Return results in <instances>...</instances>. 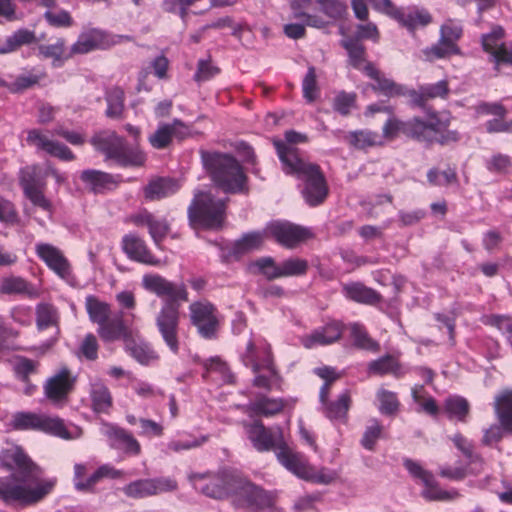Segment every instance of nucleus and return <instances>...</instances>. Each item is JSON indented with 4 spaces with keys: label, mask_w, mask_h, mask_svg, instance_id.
Wrapping results in <instances>:
<instances>
[{
    "label": "nucleus",
    "mask_w": 512,
    "mask_h": 512,
    "mask_svg": "<svg viewBox=\"0 0 512 512\" xmlns=\"http://www.w3.org/2000/svg\"><path fill=\"white\" fill-rule=\"evenodd\" d=\"M494 407L501 426L512 431V390H505L496 396Z\"/></svg>",
    "instance_id": "nucleus-33"
},
{
    "label": "nucleus",
    "mask_w": 512,
    "mask_h": 512,
    "mask_svg": "<svg viewBox=\"0 0 512 512\" xmlns=\"http://www.w3.org/2000/svg\"><path fill=\"white\" fill-rule=\"evenodd\" d=\"M177 487L175 479L171 477H158L132 481L125 485L122 491L128 498L143 499L175 491Z\"/></svg>",
    "instance_id": "nucleus-10"
},
{
    "label": "nucleus",
    "mask_w": 512,
    "mask_h": 512,
    "mask_svg": "<svg viewBox=\"0 0 512 512\" xmlns=\"http://www.w3.org/2000/svg\"><path fill=\"white\" fill-rule=\"evenodd\" d=\"M463 34L461 23L454 19H447L440 27V38L451 45H457Z\"/></svg>",
    "instance_id": "nucleus-48"
},
{
    "label": "nucleus",
    "mask_w": 512,
    "mask_h": 512,
    "mask_svg": "<svg viewBox=\"0 0 512 512\" xmlns=\"http://www.w3.org/2000/svg\"><path fill=\"white\" fill-rule=\"evenodd\" d=\"M449 126L448 119L432 117L429 122H423L418 118L407 122L404 126V133L418 141L433 142L438 135Z\"/></svg>",
    "instance_id": "nucleus-16"
},
{
    "label": "nucleus",
    "mask_w": 512,
    "mask_h": 512,
    "mask_svg": "<svg viewBox=\"0 0 512 512\" xmlns=\"http://www.w3.org/2000/svg\"><path fill=\"white\" fill-rule=\"evenodd\" d=\"M191 323L197 328L199 335L205 339L216 336L219 328L217 309L207 301L194 302L189 306Z\"/></svg>",
    "instance_id": "nucleus-12"
},
{
    "label": "nucleus",
    "mask_w": 512,
    "mask_h": 512,
    "mask_svg": "<svg viewBox=\"0 0 512 512\" xmlns=\"http://www.w3.org/2000/svg\"><path fill=\"white\" fill-rule=\"evenodd\" d=\"M85 306L90 320L97 323L98 326L105 322V320L110 316L109 305L105 302L99 301L94 296L86 297Z\"/></svg>",
    "instance_id": "nucleus-45"
},
{
    "label": "nucleus",
    "mask_w": 512,
    "mask_h": 512,
    "mask_svg": "<svg viewBox=\"0 0 512 512\" xmlns=\"http://www.w3.org/2000/svg\"><path fill=\"white\" fill-rule=\"evenodd\" d=\"M102 432L108 438L112 448L121 449L125 453L133 455L140 453L139 442L126 430L111 424H104Z\"/></svg>",
    "instance_id": "nucleus-23"
},
{
    "label": "nucleus",
    "mask_w": 512,
    "mask_h": 512,
    "mask_svg": "<svg viewBox=\"0 0 512 512\" xmlns=\"http://www.w3.org/2000/svg\"><path fill=\"white\" fill-rule=\"evenodd\" d=\"M36 41V35L28 29H19L8 36L3 44H0V54L13 52L23 45H28Z\"/></svg>",
    "instance_id": "nucleus-37"
},
{
    "label": "nucleus",
    "mask_w": 512,
    "mask_h": 512,
    "mask_svg": "<svg viewBox=\"0 0 512 512\" xmlns=\"http://www.w3.org/2000/svg\"><path fill=\"white\" fill-rule=\"evenodd\" d=\"M448 91L447 82L445 80H441L434 84L422 86L419 93L413 94V101L417 105H423L426 100L446 96Z\"/></svg>",
    "instance_id": "nucleus-43"
},
{
    "label": "nucleus",
    "mask_w": 512,
    "mask_h": 512,
    "mask_svg": "<svg viewBox=\"0 0 512 512\" xmlns=\"http://www.w3.org/2000/svg\"><path fill=\"white\" fill-rule=\"evenodd\" d=\"M284 407L281 399L259 397L254 402L247 405V411L255 415L272 416L279 413Z\"/></svg>",
    "instance_id": "nucleus-38"
},
{
    "label": "nucleus",
    "mask_w": 512,
    "mask_h": 512,
    "mask_svg": "<svg viewBox=\"0 0 512 512\" xmlns=\"http://www.w3.org/2000/svg\"><path fill=\"white\" fill-rule=\"evenodd\" d=\"M203 166L214 184L225 193H239L245 189L246 176L238 161L228 154L201 151Z\"/></svg>",
    "instance_id": "nucleus-6"
},
{
    "label": "nucleus",
    "mask_w": 512,
    "mask_h": 512,
    "mask_svg": "<svg viewBox=\"0 0 512 512\" xmlns=\"http://www.w3.org/2000/svg\"><path fill=\"white\" fill-rule=\"evenodd\" d=\"M315 373L322 379L325 380L324 385L320 390V401L323 404H326L327 397L329 393V387L333 381L339 378V375L333 368L330 367H322L315 369Z\"/></svg>",
    "instance_id": "nucleus-60"
},
{
    "label": "nucleus",
    "mask_w": 512,
    "mask_h": 512,
    "mask_svg": "<svg viewBox=\"0 0 512 512\" xmlns=\"http://www.w3.org/2000/svg\"><path fill=\"white\" fill-rule=\"evenodd\" d=\"M12 426L17 430H39L65 440L80 437L81 431L72 434L58 417H49L32 412H18L13 415Z\"/></svg>",
    "instance_id": "nucleus-9"
},
{
    "label": "nucleus",
    "mask_w": 512,
    "mask_h": 512,
    "mask_svg": "<svg viewBox=\"0 0 512 512\" xmlns=\"http://www.w3.org/2000/svg\"><path fill=\"white\" fill-rule=\"evenodd\" d=\"M504 30L500 26H494L491 32L482 36L483 49L492 57L496 67L500 64L512 65V49L503 43Z\"/></svg>",
    "instance_id": "nucleus-19"
},
{
    "label": "nucleus",
    "mask_w": 512,
    "mask_h": 512,
    "mask_svg": "<svg viewBox=\"0 0 512 512\" xmlns=\"http://www.w3.org/2000/svg\"><path fill=\"white\" fill-rule=\"evenodd\" d=\"M405 468L409 473L424 485L423 496L426 499L434 501H451L459 497L457 490H443L441 489L434 475L425 470L419 463L407 459L404 461Z\"/></svg>",
    "instance_id": "nucleus-11"
},
{
    "label": "nucleus",
    "mask_w": 512,
    "mask_h": 512,
    "mask_svg": "<svg viewBox=\"0 0 512 512\" xmlns=\"http://www.w3.org/2000/svg\"><path fill=\"white\" fill-rule=\"evenodd\" d=\"M394 18L409 31H414L418 27L427 26L432 21L430 13L425 9H399L395 11Z\"/></svg>",
    "instance_id": "nucleus-26"
},
{
    "label": "nucleus",
    "mask_w": 512,
    "mask_h": 512,
    "mask_svg": "<svg viewBox=\"0 0 512 512\" xmlns=\"http://www.w3.org/2000/svg\"><path fill=\"white\" fill-rule=\"evenodd\" d=\"M123 472L121 470H117L110 465H103L99 467L91 476L86 479V482H76V489L78 491H89L91 490L96 483H98L102 478H120L122 477Z\"/></svg>",
    "instance_id": "nucleus-42"
},
{
    "label": "nucleus",
    "mask_w": 512,
    "mask_h": 512,
    "mask_svg": "<svg viewBox=\"0 0 512 512\" xmlns=\"http://www.w3.org/2000/svg\"><path fill=\"white\" fill-rule=\"evenodd\" d=\"M308 263L304 259L290 258L281 263V277L300 276L307 272Z\"/></svg>",
    "instance_id": "nucleus-52"
},
{
    "label": "nucleus",
    "mask_w": 512,
    "mask_h": 512,
    "mask_svg": "<svg viewBox=\"0 0 512 512\" xmlns=\"http://www.w3.org/2000/svg\"><path fill=\"white\" fill-rule=\"evenodd\" d=\"M377 399L380 403L379 410L382 414L391 415L398 410L399 402L394 392L380 389L377 392Z\"/></svg>",
    "instance_id": "nucleus-53"
},
{
    "label": "nucleus",
    "mask_w": 512,
    "mask_h": 512,
    "mask_svg": "<svg viewBox=\"0 0 512 512\" xmlns=\"http://www.w3.org/2000/svg\"><path fill=\"white\" fill-rule=\"evenodd\" d=\"M342 46L347 50L350 63L356 69L364 71L365 64H371L366 61L364 46L357 39H345L342 41Z\"/></svg>",
    "instance_id": "nucleus-44"
},
{
    "label": "nucleus",
    "mask_w": 512,
    "mask_h": 512,
    "mask_svg": "<svg viewBox=\"0 0 512 512\" xmlns=\"http://www.w3.org/2000/svg\"><path fill=\"white\" fill-rule=\"evenodd\" d=\"M179 189L177 181L169 178H158L151 181L144 189L145 197L154 201L174 194Z\"/></svg>",
    "instance_id": "nucleus-32"
},
{
    "label": "nucleus",
    "mask_w": 512,
    "mask_h": 512,
    "mask_svg": "<svg viewBox=\"0 0 512 512\" xmlns=\"http://www.w3.org/2000/svg\"><path fill=\"white\" fill-rule=\"evenodd\" d=\"M382 427L378 421L373 420L372 424L368 426L363 434L361 444L368 450H373L377 439L380 437Z\"/></svg>",
    "instance_id": "nucleus-64"
},
{
    "label": "nucleus",
    "mask_w": 512,
    "mask_h": 512,
    "mask_svg": "<svg viewBox=\"0 0 512 512\" xmlns=\"http://www.w3.org/2000/svg\"><path fill=\"white\" fill-rule=\"evenodd\" d=\"M264 241V233L252 232L245 234L241 239L235 241L231 248V255L239 257L245 253L258 249Z\"/></svg>",
    "instance_id": "nucleus-41"
},
{
    "label": "nucleus",
    "mask_w": 512,
    "mask_h": 512,
    "mask_svg": "<svg viewBox=\"0 0 512 512\" xmlns=\"http://www.w3.org/2000/svg\"><path fill=\"white\" fill-rule=\"evenodd\" d=\"M364 72L368 77L375 80L373 89L381 92L385 96L392 97L403 95L405 93V88L403 86L398 85L391 79L384 77L373 64H365Z\"/></svg>",
    "instance_id": "nucleus-27"
},
{
    "label": "nucleus",
    "mask_w": 512,
    "mask_h": 512,
    "mask_svg": "<svg viewBox=\"0 0 512 512\" xmlns=\"http://www.w3.org/2000/svg\"><path fill=\"white\" fill-rule=\"evenodd\" d=\"M321 11L332 19L340 18L346 11L347 6L340 0H316Z\"/></svg>",
    "instance_id": "nucleus-59"
},
{
    "label": "nucleus",
    "mask_w": 512,
    "mask_h": 512,
    "mask_svg": "<svg viewBox=\"0 0 512 512\" xmlns=\"http://www.w3.org/2000/svg\"><path fill=\"white\" fill-rule=\"evenodd\" d=\"M254 265L269 280L281 278V264H276L271 257L261 258Z\"/></svg>",
    "instance_id": "nucleus-61"
},
{
    "label": "nucleus",
    "mask_w": 512,
    "mask_h": 512,
    "mask_svg": "<svg viewBox=\"0 0 512 512\" xmlns=\"http://www.w3.org/2000/svg\"><path fill=\"white\" fill-rule=\"evenodd\" d=\"M343 289L349 299L359 303L375 304L380 300V295L376 291L361 283L348 284Z\"/></svg>",
    "instance_id": "nucleus-35"
},
{
    "label": "nucleus",
    "mask_w": 512,
    "mask_h": 512,
    "mask_svg": "<svg viewBox=\"0 0 512 512\" xmlns=\"http://www.w3.org/2000/svg\"><path fill=\"white\" fill-rule=\"evenodd\" d=\"M350 403L351 398L349 393L346 391L342 393L336 401H327L326 404H323L324 414L330 420L344 421L346 419Z\"/></svg>",
    "instance_id": "nucleus-39"
},
{
    "label": "nucleus",
    "mask_w": 512,
    "mask_h": 512,
    "mask_svg": "<svg viewBox=\"0 0 512 512\" xmlns=\"http://www.w3.org/2000/svg\"><path fill=\"white\" fill-rule=\"evenodd\" d=\"M106 115L110 118H119L124 108V93L120 89L111 90L106 97Z\"/></svg>",
    "instance_id": "nucleus-49"
},
{
    "label": "nucleus",
    "mask_w": 512,
    "mask_h": 512,
    "mask_svg": "<svg viewBox=\"0 0 512 512\" xmlns=\"http://www.w3.org/2000/svg\"><path fill=\"white\" fill-rule=\"evenodd\" d=\"M427 178L429 183L435 186H447L457 181L456 172L450 168L442 172L437 169H431L427 173Z\"/></svg>",
    "instance_id": "nucleus-55"
},
{
    "label": "nucleus",
    "mask_w": 512,
    "mask_h": 512,
    "mask_svg": "<svg viewBox=\"0 0 512 512\" xmlns=\"http://www.w3.org/2000/svg\"><path fill=\"white\" fill-rule=\"evenodd\" d=\"M191 134L190 127L179 119H174L172 123H160L148 140L155 149L167 148L173 138L179 140L185 139Z\"/></svg>",
    "instance_id": "nucleus-17"
},
{
    "label": "nucleus",
    "mask_w": 512,
    "mask_h": 512,
    "mask_svg": "<svg viewBox=\"0 0 512 512\" xmlns=\"http://www.w3.org/2000/svg\"><path fill=\"white\" fill-rule=\"evenodd\" d=\"M345 140L356 149H366L383 144L382 136L370 130H356L346 134Z\"/></svg>",
    "instance_id": "nucleus-34"
},
{
    "label": "nucleus",
    "mask_w": 512,
    "mask_h": 512,
    "mask_svg": "<svg viewBox=\"0 0 512 512\" xmlns=\"http://www.w3.org/2000/svg\"><path fill=\"white\" fill-rule=\"evenodd\" d=\"M278 156L287 174L305 182L302 190L305 201L310 206L321 204L328 195V187L318 165L307 162L292 148L278 144Z\"/></svg>",
    "instance_id": "nucleus-5"
},
{
    "label": "nucleus",
    "mask_w": 512,
    "mask_h": 512,
    "mask_svg": "<svg viewBox=\"0 0 512 512\" xmlns=\"http://www.w3.org/2000/svg\"><path fill=\"white\" fill-rule=\"evenodd\" d=\"M264 234L270 235L280 244L289 248L294 247L299 242L304 241L310 235L307 229L289 222L270 223L266 227Z\"/></svg>",
    "instance_id": "nucleus-18"
},
{
    "label": "nucleus",
    "mask_w": 512,
    "mask_h": 512,
    "mask_svg": "<svg viewBox=\"0 0 512 512\" xmlns=\"http://www.w3.org/2000/svg\"><path fill=\"white\" fill-rule=\"evenodd\" d=\"M26 141L29 145L36 147L38 150L45 151L49 155L63 161H72L75 159V155L66 145L49 139L38 129L28 131Z\"/></svg>",
    "instance_id": "nucleus-20"
},
{
    "label": "nucleus",
    "mask_w": 512,
    "mask_h": 512,
    "mask_svg": "<svg viewBox=\"0 0 512 512\" xmlns=\"http://www.w3.org/2000/svg\"><path fill=\"white\" fill-rule=\"evenodd\" d=\"M126 38L125 36L113 37L96 28L88 29L81 32L77 41L71 46L70 56L107 49Z\"/></svg>",
    "instance_id": "nucleus-13"
},
{
    "label": "nucleus",
    "mask_w": 512,
    "mask_h": 512,
    "mask_svg": "<svg viewBox=\"0 0 512 512\" xmlns=\"http://www.w3.org/2000/svg\"><path fill=\"white\" fill-rule=\"evenodd\" d=\"M342 334V325L338 322H332L322 328L314 330L312 333L301 337L302 345L307 349L317 346L330 345L338 341Z\"/></svg>",
    "instance_id": "nucleus-24"
},
{
    "label": "nucleus",
    "mask_w": 512,
    "mask_h": 512,
    "mask_svg": "<svg viewBox=\"0 0 512 512\" xmlns=\"http://www.w3.org/2000/svg\"><path fill=\"white\" fill-rule=\"evenodd\" d=\"M445 410L450 417H456L459 420H464L469 411V404L466 399L454 396L446 400Z\"/></svg>",
    "instance_id": "nucleus-51"
},
{
    "label": "nucleus",
    "mask_w": 512,
    "mask_h": 512,
    "mask_svg": "<svg viewBox=\"0 0 512 512\" xmlns=\"http://www.w3.org/2000/svg\"><path fill=\"white\" fill-rule=\"evenodd\" d=\"M102 340L111 342L118 340L122 337H127L129 334L128 327L124 324L123 313L119 312L114 317L110 316L99 325L97 330Z\"/></svg>",
    "instance_id": "nucleus-28"
},
{
    "label": "nucleus",
    "mask_w": 512,
    "mask_h": 512,
    "mask_svg": "<svg viewBox=\"0 0 512 512\" xmlns=\"http://www.w3.org/2000/svg\"><path fill=\"white\" fill-rule=\"evenodd\" d=\"M243 362L247 367H251L254 372L260 369H267L272 375L275 374L272 365V355L270 346L262 343L256 345L254 342L249 341L246 351L243 354Z\"/></svg>",
    "instance_id": "nucleus-22"
},
{
    "label": "nucleus",
    "mask_w": 512,
    "mask_h": 512,
    "mask_svg": "<svg viewBox=\"0 0 512 512\" xmlns=\"http://www.w3.org/2000/svg\"><path fill=\"white\" fill-rule=\"evenodd\" d=\"M91 143L108 159L123 166H140L145 161V155L138 149H128L124 141L113 131H103L96 134Z\"/></svg>",
    "instance_id": "nucleus-8"
},
{
    "label": "nucleus",
    "mask_w": 512,
    "mask_h": 512,
    "mask_svg": "<svg viewBox=\"0 0 512 512\" xmlns=\"http://www.w3.org/2000/svg\"><path fill=\"white\" fill-rule=\"evenodd\" d=\"M207 374H218L224 382L232 383L233 375L230 373L226 363L220 358H211L204 364Z\"/></svg>",
    "instance_id": "nucleus-56"
},
{
    "label": "nucleus",
    "mask_w": 512,
    "mask_h": 512,
    "mask_svg": "<svg viewBox=\"0 0 512 512\" xmlns=\"http://www.w3.org/2000/svg\"><path fill=\"white\" fill-rule=\"evenodd\" d=\"M122 248L132 260L153 266L160 264V261L149 251L144 240L134 234L124 236Z\"/></svg>",
    "instance_id": "nucleus-25"
},
{
    "label": "nucleus",
    "mask_w": 512,
    "mask_h": 512,
    "mask_svg": "<svg viewBox=\"0 0 512 512\" xmlns=\"http://www.w3.org/2000/svg\"><path fill=\"white\" fill-rule=\"evenodd\" d=\"M129 350L132 357L141 364H149L158 359V355L144 343H135Z\"/></svg>",
    "instance_id": "nucleus-58"
},
{
    "label": "nucleus",
    "mask_w": 512,
    "mask_h": 512,
    "mask_svg": "<svg viewBox=\"0 0 512 512\" xmlns=\"http://www.w3.org/2000/svg\"><path fill=\"white\" fill-rule=\"evenodd\" d=\"M369 371L373 374L384 375L393 374L400 376V365L392 356H385L369 364Z\"/></svg>",
    "instance_id": "nucleus-46"
},
{
    "label": "nucleus",
    "mask_w": 512,
    "mask_h": 512,
    "mask_svg": "<svg viewBox=\"0 0 512 512\" xmlns=\"http://www.w3.org/2000/svg\"><path fill=\"white\" fill-rule=\"evenodd\" d=\"M49 169V162H46L44 165H32L24 168L21 172L20 180L23 191H26L28 186L34 189H44Z\"/></svg>",
    "instance_id": "nucleus-31"
},
{
    "label": "nucleus",
    "mask_w": 512,
    "mask_h": 512,
    "mask_svg": "<svg viewBox=\"0 0 512 512\" xmlns=\"http://www.w3.org/2000/svg\"><path fill=\"white\" fill-rule=\"evenodd\" d=\"M423 57L426 61L433 62L436 59L448 58L451 55H460L461 50L458 45H451L439 38V41L422 50Z\"/></svg>",
    "instance_id": "nucleus-40"
},
{
    "label": "nucleus",
    "mask_w": 512,
    "mask_h": 512,
    "mask_svg": "<svg viewBox=\"0 0 512 512\" xmlns=\"http://www.w3.org/2000/svg\"><path fill=\"white\" fill-rule=\"evenodd\" d=\"M38 363L25 357H21L15 364V373L23 382H27L29 376L37 372Z\"/></svg>",
    "instance_id": "nucleus-62"
},
{
    "label": "nucleus",
    "mask_w": 512,
    "mask_h": 512,
    "mask_svg": "<svg viewBox=\"0 0 512 512\" xmlns=\"http://www.w3.org/2000/svg\"><path fill=\"white\" fill-rule=\"evenodd\" d=\"M188 479L197 491L210 498L224 499L235 495L258 507H270L275 501L274 493L254 485L237 471L190 473Z\"/></svg>",
    "instance_id": "nucleus-3"
},
{
    "label": "nucleus",
    "mask_w": 512,
    "mask_h": 512,
    "mask_svg": "<svg viewBox=\"0 0 512 512\" xmlns=\"http://www.w3.org/2000/svg\"><path fill=\"white\" fill-rule=\"evenodd\" d=\"M92 408L97 413H105L112 406V396L108 387L98 378L90 379Z\"/></svg>",
    "instance_id": "nucleus-30"
},
{
    "label": "nucleus",
    "mask_w": 512,
    "mask_h": 512,
    "mask_svg": "<svg viewBox=\"0 0 512 512\" xmlns=\"http://www.w3.org/2000/svg\"><path fill=\"white\" fill-rule=\"evenodd\" d=\"M128 220L136 226H147L154 244L159 248L170 230L165 219L156 218L147 210L129 216Z\"/></svg>",
    "instance_id": "nucleus-21"
},
{
    "label": "nucleus",
    "mask_w": 512,
    "mask_h": 512,
    "mask_svg": "<svg viewBox=\"0 0 512 512\" xmlns=\"http://www.w3.org/2000/svg\"><path fill=\"white\" fill-rule=\"evenodd\" d=\"M245 433L253 447L260 452L277 448L279 462L298 478L315 484L329 485L336 481L338 472L327 467L317 468L299 452L289 448L283 440L280 427L266 428L260 421L243 423Z\"/></svg>",
    "instance_id": "nucleus-2"
},
{
    "label": "nucleus",
    "mask_w": 512,
    "mask_h": 512,
    "mask_svg": "<svg viewBox=\"0 0 512 512\" xmlns=\"http://www.w3.org/2000/svg\"><path fill=\"white\" fill-rule=\"evenodd\" d=\"M143 287L159 297H167L166 302L156 317V326L163 341L173 354L180 348L179 330V304L178 301H187L188 294L183 284L177 285L158 274H146L142 279Z\"/></svg>",
    "instance_id": "nucleus-4"
},
{
    "label": "nucleus",
    "mask_w": 512,
    "mask_h": 512,
    "mask_svg": "<svg viewBox=\"0 0 512 512\" xmlns=\"http://www.w3.org/2000/svg\"><path fill=\"white\" fill-rule=\"evenodd\" d=\"M0 462L11 477L0 478V498L6 503L32 504L49 494L56 480H41V469L28 457L24 450L9 444L0 452Z\"/></svg>",
    "instance_id": "nucleus-1"
},
{
    "label": "nucleus",
    "mask_w": 512,
    "mask_h": 512,
    "mask_svg": "<svg viewBox=\"0 0 512 512\" xmlns=\"http://www.w3.org/2000/svg\"><path fill=\"white\" fill-rule=\"evenodd\" d=\"M0 293L7 295H26L29 297L36 295V291L33 286L25 279L17 276L4 278L0 286Z\"/></svg>",
    "instance_id": "nucleus-36"
},
{
    "label": "nucleus",
    "mask_w": 512,
    "mask_h": 512,
    "mask_svg": "<svg viewBox=\"0 0 512 512\" xmlns=\"http://www.w3.org/2000/svg\"><path fill=\"white\" fill-rule=\"evenodd\" d=\"M24 194L35 207H38L41 210L47 212L49 216L52 215L53 204L44 195V189H34L31 186H28L26 191H24Z\"/></svg>",
    "instance_id": "nucleus-50"
},
{
    "label": "nucleus",
    "mask_w": 512,
    "mask_h": 512,
    "mask_svg": "<svg viewBox=\"0 0 512 512\" xmlns=\"http://www.w3.org/2000/svg\"><path fill=\"white\" fill-rule=\"evenodd\" d=\"M219 73V68L214 66L210 60H199L194 79L197 82L208 81Z\"/></svg>",
    "instance_id": "nucleus-63"
},
{
    "label": "nucleus",
    "mask_w": 512,
    "mask_h": 512,
    "mask_svg": "<svg viewBox=\"0 0 512 512\" xmlns=\"http://www.w3.org/2000/svg\"><path fill=\"white\" fill-rule=\"evenodd\" d=\"M35 252L58 277L63 280L71 278L72 266L59 248L49 243L40 242L35 245Z\"/></svg>",
    "instance_id": "nucleus-15"
},
{
    "label": "nucleus",
    "mask_w": 512,
    "mask_h": 512,
    "mask_svg": "<svg viewBox=\"0 0 512 512\" xmlns=\"http://www.w3.org/2000/svg\"><path fill=\"white\" fill-rule=\"evenodd\" d=\"M58 315L56 309L49 304H40L37 307V325L40 329L56 325Z\"/></svg>",
    "instance_id": "nucleus-54"
},
{
    "label": "nucleus",
    "mask_w": 512,
    "mask_h": 512,
    "mask_svg": "<svg viewBox=\"0 0 512 512\" xmlns=\"http://www.w3.org/2000/svg\"><path fill=\"white\" fill-rule=\"evenodd\" d=\"M80 178L95 193H102L117 186V181L112 175L98 170H85Z\"/></svg>",
    "instance_id": "nucleus-29"
},
{
    "label": "nucleus",
    "mask_w": 512,
    "mask_h": 512,
    "mask_svg": "<svg viewBox=\"0 0 512 512\" xmlns=\"http://www.w3.org/2000/svg\"><path fill=\"white\" fill-rule=\"evenodd\" d=\"M190 222L208 229H219L224 221L225 202L215 199L210 193L195 194L188 208Z\"/></svg>",
    "instance_id": "nucleus-7"
},
{
    "label": "nucleus",
    "mask_w": 512,
    "mask_h": 512,
    "mask_svg": "<svg viewBox=\"0 0 512 512\" xmlns=\"http://www.w3.org/2000/svg\"><path fill=\"white\" fill-rule=\"evenodd\" d=\"M303 96L308 102H313L318 95L316 71L313 66L308 68L302 83Z\"/></svg>",
    "instance_id": "nucleus-57"
},
{
    "label": "nucleus",
    "mask_w": 512,
    "mask_h": 512,
    "mask_svg": "<svg viewBox=\"0 0 512 512\" xmlns=\"http://www.w3.org/2000/svg\"><path fill=\"white\" fill-rule=\"evenodd\" d=\"M75 382L76 378L71 374V371L66 367L61 368L44 384V394L53 404H63L67 401Z\"/></svg>",
    "instance_id": "nucleus-14"
},
{
    "label": "nucleus",
    "mask_w": 512,
    "mask_h": 512,
    "mask_svg": "<svg viewBox=\"0 0 512 512\" xmlns=\"http://www.w3.org/2000/svg\"><path fill=\"white\" fill-rule=\"evenodd\" d=\"M351 337L353 338L354 345L358 348L377 351L379 344L369 337L364 327L359 323L350 325Z\"/></svg>",
    "instance_id": "nucleus-47"
}]
</instances>
